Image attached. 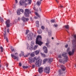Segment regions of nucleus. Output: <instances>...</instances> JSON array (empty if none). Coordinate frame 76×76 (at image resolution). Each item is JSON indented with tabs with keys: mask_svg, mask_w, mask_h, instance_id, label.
<instances>
[{
	"mask_svg": "<svg viewBox=\"0 0 76 76\" xmlns=\"http://www.w3.org/2000/svg\"><path fill=\"white\" fill-rule=\"evenodd\" d=\"M74 37L75 39H74L72 41V45H73V48L72 50V52L71 51H69L68 52V54L69 56H72L74 54L75 51L76 50V35H75L74 36Z\"/></svg>",
	"mask_w": 76,
	"mask_h": 76,
	"instance_id": "1",
	"label": "nucleus"
},
{
	"mask_svg": "<svg viewBox=\"0 0 76 76\" xmlns=\"http://www.w3.org/2000/svg\"><path fill=\"white\" fill-rule=\"evenodd\" d=\"M27 0H21L20 1V4L21 6H23V5H24L25 7L27 6H28V4H31V0H28V1H27Z\"/></svg>",
	"mask_w": 76,
	"mask_h": 76,
	"instance_id": "2",
	"label": "nucleus"
},
{
	"mask_svg": "<svg viewBox=\"0 0 76 76\" xmlns=\"http://www.w3.org/2000/svg\"><path fill=\"white\" fill-rule=\"evenodd\" d=\"M62 56L64 58V59L59 60V61L60 63H62L63 64H64L66 62H67L68 60V57L66 55V53L63 52L62 54Z\"/></svg>",
	"mask_w": 76,
	"mask_h": 76,
	"instance_id": "3",
	"label": "nucleus"
},
{
	"mask_svg": "<svg viewBox=\"0 0 76 76\" xmlns=\"http://www.w3.org/2000/svg\"><path fill=\"white\" fill-rule=\"evenodd\" d=\"M42 40V37L40 35H38L36 38V43L41 46L42 44V42L41 41Z\"/></svg>",
	"mask_w": 76,
	"mask_h": 76,
	"instance_id": "4",
	"label": "nucleus"
},
{
	"mask_svg": "<svg viewBox=\"0 0 76 76\" xmlns=\"http://www.w3.org/2000/svg\"><path fill=\"white\" fill-rule=\"evenodd\" d=\"M31 13V12L28 9H26L25 10L24 15L26 17H28L29 13Z\"/></svg>",
	"mask_w": 76,
	"mask_h": 76,
	"instance_id": "5",
	"label": "nucleus"
},
{
	"mask_svg": "<svg viewBox=\"0 0 76 76\" xmlns=\"http://www.w3.org/2000/svg\"><path fill=\"white\" fill-rule=\"evenodd\" d=\"M42 62V60H38L36 63V66L37 67H39L41 66Z\"/></svg>",
	"mask_w": 76,
	"mask_h": 76,
	"instance_id": "6",
	"label": "nucleus"
},
{
	"mask_svg": "<svg viewBox=\"0 0 76 76\" xmlns=\"http://www.w3.org/2000/svg\"><path fill=\"white\" fill-rule=\"evenodd\" d=\"M15 55L12 54H11V56L12 57V58H13V57H14V58L15 60L17 59V60H19V57L18 56H18V53H15Z\"/></svg>",
	"mask_w": 76,
	"mask_h": 76,
	"instance_id": "7",
	"label": "nucleus"
},
{
	"mask_svg": "<svg viewBox=\"0 0 76 76\" xmlns=\"http://www.w3.org/2000/svg\"><path fill=\"white\" fill-rule=\"evenodd\" d=\"M33 33H31L27 35V38L28 40H32V36H33Z\"/></svg>",
	"mask_w": 76,
	"mask_h": 76,
	"instance_id": "8",
	"label": "nucleus"
},
{
	"mask_svg": "<svg viewBox=\"0 0 76 76\" xmlns=\"http://www.w3.org/2000/svg\"><path fill=\"white\" fill-rule=\"evenodd\" d=\"M17 13L18 15H20V14L23 13V10L22 9H19L17 11Z\"/></svg>",
	"mask_w": 76,
	"mask_h": 76,
	"instance_id": "9",
	"label": "nucleus"
},
{
	"mask_svg": "<svg viewBox=\"0 0 76 76\" xmlns=\"http://www.w3.org/2000/svg\"><path fill=\"white\" fill-rule=\"evenodd\" d=\"M44 71L46 72V73H47L48 74L50 72V67H46L44 69Z\"/></svg>",
	"mask_w": 76,
	"mask_h": 76,
	"instance_id": "10",
	"label": "nucleus"
},
{
	"mask_svg": "<svg viewBox=\"0 0 76 76\" xmlns=\"http://www.w3.org/2000/svg\"><path fill=\"white\" fill-rule=\"evenodd\" d=\"M6 24L7 28H9L10 26V20H7L6 21Z\"/></svg>",
	"mask_w": 76,
	"mask_h": 76,
	"instance_id": "11",
	"label": "nucleus"
},
{
	"mask_svg": "<svg viewBox=\"0 0 76 76\" xmlns=\"http://www.w3.org/2000/svg\"><path fill=\"white\" fill-rule=\"evenodd\" d=\"M21 20H23L24 22H25L26 21H28L29 19L28 18H26L25 17H23L21 18Z\"/></svg>",
	"mask_w": 76,
	"mask_h": 76,
	"instance_id": "12",
	"label": "nucleus"
},
{
	"mask_svg": "<svg viewBox=\"0 0 76 76\" xmlns=\"http://www.w3.org/2000/svg\"><path fill=\"white\" fill-rule=\"evenodd\" d=\"M43 50L44 51V53H47L48 51L47 50V48L46 46H44L43 49Z\"/></svg>",
	"mask_w": 76,
	"mask_h": 76,
	"instance_id": "13",
	"label": "nucleus"
},
{
	"mask_svg": "<svg viewBox=\"0 0 76 76\" xmlns=\"http://www.w3.org/2000/svg\"><path fill=\"white\" fill-rule=\"evenodd\" d=\"M60 67L62 71H65V70H66V68L65 67H64V66H63V65H61Z\"/></svg>",
	"mask_w": 76,
	"mask_h": 76,
	"instance_id": "14",
	"label": "nucleus"
},
{
	"mask_svg": "<svg viewBox=\"0 0 76 76\" xmlns=\"http://www.w3.org/2000/svg\"><path fill=\"white\" fill-rule=\"evenodd\" d=\"M5 34H4V39H6V41H7V42H8V39L7 38V37H6V32L4 31Z\"/></svg>",
	"mask_w": 76,
	"mask_h": 76,
	"instance_id": "15",
	"label": "nucleus"
},
{
	"mask_svg": "<svg viewBox=\"0 0 76 76\" xmlns=\"http://www.w3.org/2000/svg\"><path fill=\"white\" fill-rule=\"evenodd\" d=\"M42 69H43V68L42 67L39 68L38 69V72L39 73H42L43 71Z\"/></svg>",
	"mask_w": 76,
	"mask_h": 76,
	"instance_id": "16",
	"label": "nucleus"
},
{
	"mask_svg": "<svg viewBox=\"0 0 76 76\" xmlns=\"http://www.w3.org/2000/svg\"><path fill=\"white\" fill-rule=\"evenodd\" d=\"M28 61L30 63H32V58L30 57L28 59Z\"/></svg>",
	"mask_w": 76,
	"mask_h": 76,
	"instance_id": "17",
	"label": "nucleus"
},
{
	"mask_svg": "<svg viewBox=\"0 0 76 76\" xmlns=\"http://www.w3.org/2000/svg\"><path fill=\"white\" fill-rule=\"evenodd\" d=\"M49 44H50V42L48 40L47 42L46 43V45L48 48L50 47V45H49Z\"/></svg>",
	"mask_w": 76,
	"mask_h": 76,
	"instance_id": "18",
	"label": "nucleus"
},
{
	"mask_svg": "<svg viewBox=\"0 0 76 76\" xmlns=\"http://www.w3.org/2000/svg\"><path fill=\"white\" fill-rule=\"evenodd\" d=\"M41 1H38L37 2L36 4L37 6H40V5H41Z\"/></svg>",
	"mask_w": 76,
	"mask_h": 76,
	"instance_id": "19",
	"label": "nucleus"
},
{
	"mask_svg": "<svg viewBox=\"0 0 76 76\" xmlns=\"http://www.w3.org/2000/svg\"><path fill=\"white\" fill-rule=\"evenodd\" d=\"M40 54L43 57H47V56H46V55L43 53H40Z\"/></svg>",
	"mask_w": 76,
	"mask_h": 76,
	"instance_id": "20",
	"label": "nucleus"
},
{
	"mask_svg": "<svg viewBox=\"0 0 76 76\" xmlns=\"http://www.w3.org/2000/svg\"><path fill=\"white\" fill-rule=\"evenodd\" d=\"M47 61H48V59L45 58L43 60V63L44 64H45V63L47 62Z\"/></svg>",
	"mask_w": 76,
	"mask_h": 76,
	"instance_id": "21",
	"label": "nucleus"
},
{
	"mask_svg": "<svg viewBox=\"0 0 76 76\" xmlns=\"http://www.w3.org/2000/svg\"><path fill=\"white\" fill-rule=\"evenodd\" d=\"M34 53L36 54V55H38V54H39V50H36L35 51H34Z\"/></svg>",
	"mask_w": 76,
	"mask_h": 76,
	"instance_id": "22",
	"label": "nucleus"
},
{
	"mask_svg": "<svg viewBox=\"0 0 76 76\" xmlns=\"http://www.w3.org/2000/svg\"><path fill=\"white\" fill-rule=\"evenodd\" d=\"M36 23H37V24L36 25V26L37 27H38V26H39V21H36Z\"/></svg>",
	"mask_w": 76,
	"mask_h": 76,
	"instance_id": "23",
	"label": "nucleus"
},
{
	"mask_svg": "<svg viewBox=\"0 0 76 76\" xmlns=\"http://www.w3.org/2000/svg\"><path fill=\"white\" fill-rule=\"evenodd\" d=\"M37 59L36 58V57H34L32 59V62H34L35 60H37Z\"/></svg>",
	"mask_w": 76,
	"mask_h": 76,
	"instance_id": "24",
	"label": "nucleus"
},
{
	"mask_svg": "<svg viewBox=\"0 0 76 76\" xmlns=\"http://www.w3.org/2000/svg\"><path fill=\"white\" fill-rule=\"evenodd\" d=\"M64 26L65 28H66V29H69V26L68 25L65 26Z\"/></svg>",
	"mask_w": 76,
	"mask_h": 76,
	"instance_id": "25",
	"label": "nucleus"
},
{
	"mask_svg": "<svg viewBox=\"0 0 76 76\" xmlns=\"http://www.w3.org/2000/svg\"><path fill=\"white\" fill-rule=\"evenodd\" d=\"M48 61H49V62H52V61H53V59L49 58H48Z\"/></svg>",
	"mask_w": 76,
	"mask_h": 76,
	"instance_id": "26",
	"label": "nucleus"
},
{
	"mask_svg": "<svg viewBox=\"0 0 76 76\" xmlns=\"http://www.w3.org/2000/svg\"><path fill=\"white\" fill-rule=\"evenodd\" d=\"M37 47H38V45H35L34 48V50H36L37 49Z\"/></svg>",
	"mask_w": 76,
	"mask_h": 76,
	"instance_id": "27",
	"label": "nucleus"
},
{
	"mask_svg": "<svg viewBox=\"0 0 76 76\" xmlns=\"http://www.w3.org/2000/svg\"><path fill=\"white\" fill-rule=\"evenodd\" d=\"M59 76H60L61 75V69H60L59 70Z\"/></svg>",
	"mask_w": 76,
	"mask_h": 76,
	"instance_id": "28",
	"label": "nucleus"
},
{
	"mask_svg": "<svg viewBox=\"0 0 76 76\" xmlns=\"http://www.w3.org/2000/svg\"><path fill=\"white\" fill-rule=\"evenodd\" d=\"M35 14L36 15V16H38L39 18H40V17H41L40 15H39L37 12H35Z\"/></svg>",
	"mask_w": 76,
	"mask_h": 76,
	"instance_id": "29",
	"label": "nucleus"
},
{
	"mask_svg": "<svg viewBox=\"0 0 76 76\" xmlns=\"http://www.w3.org/2000/svg\"><path fill=\"white\" fill-rule=\"evenodd\" d=\"M37 32L38 34H41L42 33V31H41V30H38L37 31Z\"/></svg>",
	"mask_w": 76,
	"mask_h": 76,
	"instance_id": "30",
	"label": "nucleus"
},
{
	"mask_svg": "<svg viewBox=\"0 0 76 76\" xmlns=\"http://www.w3.org/2000/svg\"><path fill=\"white\" fill-rule=\"evenodd\" d=\"M23 69H28V66H23Z\"/></svg>",
	"mask_w": 76,
	"mask_h": 76,
	"instance_id": "31",
	"label": "nucleus"
},
{
	"mask_svg": "<svg viewBox=\"0 0 76 76\" xmlns=\"http://www.w3.org/2000/svg\"><path fill=\"white\" fill-rule=\"evenodd\" d=\"M22 54L23 56H24V57H27L28 56V55H24V53L23 52H22Z\"/></svg>",
	"mask_w": 76,
	"mask_h": 76,
	"instance_id": "32",
	"label": "nucleus"
},
{
	"mask_svg": "<svg viewBox=\"0 0 76 76\" xmlns=\"http://www.w3.org/2000/svg\"><path fill=\"white\" fill-rule=\"evenodd\" d=\"M11 50L12 51H15V49H14L12 47H11Z\"/></svg>",
	"mask_w": 76,
	"mask_h": 76,
	"instance_id": "33",
	"label": "nucleus"
},
{
	"mask_svg": "<svg viewBox=\"0 0 76 76\" xmlns=\"http://www.w3.org/2000/svg\"><path fill=\"white\" fill-rule=\"evenodd\" d=\"M0 48L1 50V52H3V48L2 47H0Z\"/></svg>",
	"mask_w": 76,
	"mask_h": 76,
	"instance_id": "34",
	"label": "nucleus"
},
{
	"mask_svg": "<svg viewBox=\"0 0 76 76\" xmlns=\"http://www.w3.org/2000/svg\"><path fill=\"white\" fill-rule=\"evenodd\" d=\"M50 21L51 22H52V23H54V22H55V20H51Z\"/></svg>",
	"mask_w": 76,
	"mask_h": 76,
	"instance_id": "35",
	"label": "nucleus"
},
{
	"mask_svg": "<svg viewBox=\"0 0 76 76\" xmlns=\"http://www.w3.org/2000/svg\"><path fill=\"white\" fill-rule=\"evenodd\" d=\"M34 53H31L30 54V56H31V57H34Z\"/></svg>",
	"mask_w": 76,
	"mask_h": 76,
	"instance_id": "36",
	"label": "nucleus"
},
{
	"mask_svg": "<svg viewBox=\"0 0 76 76\" xmlns=\"http://www.w3.org/2000/svg\"><path fill=\"white\" fill-rule=\"evenodd\" d=\"M0 20L1 22H3V21H4V20L3 19H1V17H0Z\"/></svg>",
	"mask_w": 76,
	"mask_h": 76,
	"instance_id": "37",
	"label": "nucleus"
},
{
	"mask_svg": "<svg viewBox=\"0 0 76 76\" xmlns=\"http://www.w3.org/2000/svg\"><path fill=\"white\" fill-rule=\"evenodd\" d=\"M53 26L56 28V27H57L58 26V25L57 24H54L53 25Z\"/></svg>",
	"mask_w": 76,
	"mask_h": 76,
	"instance_id": "38",
	"label": "nucleus"
},
{
	"mask_svg": "<svg viewBox=\"0 0 76 76\" xmlns=\"http://www.w3.org/2000/svg\"><path fill=\"white\" fill-rule=\"evenodd\" d=\"M29 31L28 30H27L26 32V35H27V34H28V33H29Z\"/></svg>",
	"mask_w": 76,
	"mask_h": 76,
	"instance_id": "39",
	"label": "nucleus"
},
{
	"mask_svg": "<svg viewBox=\"0 0 76 76\" xmlns=\"http://www.w3.org/2000/svg\"><path fill=\"white\" fill-rule=\"evenodd\" d=\"M41 28L43 30H44V27L43 26H42L41 27Z\"/></svg>",
	"mask_w": 76,
	"mask_h": 76,
	"instance_id": "40",
	"label": "nucleus"
},
{
	"mask_svg": "<svg viewBox=\"0 0 76 76\" xmlns=\"http://www.w3.org/2000/svg\"><path fill=\"white\" fill-rule=\"evenodd\" d=\"M48 34H49V36H50H50H51V32H49L48 33Z\"/></svg>",
	"mask_w": 76,
	"mask_h": 76,
	"instance_id": "41",
	"label": "nucleus"
},
{
	"mask_svg": "<svg viewBox=\"0 0 76 76\" xmlns=\"http://www.w3.org/2000/svg\"><path fill=\"white\" fill-rule=\"evenodd\" d=\"M19 66L21 67V66H22V64L20 63H19Z\"/></svg>",
	"mask_w": 76,
	"mask_h": 76,
	"instance_id": "42",
	"label": "nucleus"
},
{
	"mask_svg": "<svg viewBox=\"0 0 76 76\" xmlns=\"http://www.w3.org/2000/svg\"><path fill=\"white\" fill-rule=\"evenodd\" d=\"M68 44H66V45H65V47L66 48H67V47H68Z\"/></svg>",
	"mask_w": 76,
	"mask_h": 76,
	"instance_id": "43",
	"label": "nucleus"
},
{
	"mask_svg": "<svg viewBox=\"0 0 76 76\" xmlns=\"http://www.w3.org/2000/svg\"><path fill=\"white\" fill-rule=\"evenodd\" d=\"M58 57L59 58H61V55H59L58 56Z\"/></svg>",
	"mask_w": 76,
	"mask_h": 76,
	"instance_id": "44",
	"label": "nucleus"
},
{
	"mask_svg": "<svg viewBox=\"0 0 76 76\" xmlns=\"http://www.w3.org/2000/svg\"><path fill=\"white\" fill-rule=\"evenodd\" d=\"M7 32L8 33H9V28L7 29Z\"/></svg>",
	"mask_w": 76,
	"mask_h": 76,
	"instance_id": "45",
	"label": "nucleus"
},
{
	"mask_svg": "<svg viewBox=\"0 0 76 76\" xmlns=\"http://www.w3.org/2000/svg\"><path fill=\"white\" fill-rule=\"evenodd\" d=\"M56 2H57V3H59V1H58V0H56Z\"/></svg>",
	"mask_w": 76,
	"mask_h": 76,
	"instance_id": "46",
	"label": "nucleus"
},
{
	"mask_svg": "<svg viewBox=\"0 0 76 76\" xmlns=\"http://www.w3.org/2000/svg\"><path fill=\"white\" fill-rule=\"evenodd\" d=\"M69 50H70V48H68L67 49V51H69Z\"/></svg>",
	"mask_w": 76,
	"mask_h": 76,
	"instance_id": "47",
	"label": "nucleus"
},
{
	"mask_svg": "<svg viewBox=\"0 0 76 76\" xmlns=\"http://www.w3.org/2000/svg\"><path fill=\"white\" fill-rule=\"evenodd\" d=\"M16 3H18V0H15Z\"/></svg>",
	"mask_w": 76,
	"mask_h": 76,
	"instance_id": "48",
	"label": "nucleus"
},
{
	"mask_svg": "<svg viewBox=\"0 0 76 76\" xmlns=\"http://www.w3.org/2000/svg\"><path fill=\"white\" fill-rule=\"evenodd\" d=\"M60 7H63V6L61 5H60Z\"/></svg>",
	"mask_w": 76,
	"mask_h": 76,
	"instance_id": "49",
	"label": "nucleus"
},
{
	"mask_svg": "<svg viewBox=\"0 0 76 76\" xmlns=\"http://www.w3.org/2000/svg\"><path fill=\"white\" fill-rule=\"evenodd\" d=\"M35 19H38V17H35Z\"/></svg>",
	"mask_w": 76,
	"mask_h": 76,
	"instance_id": "50",
	"label": "nucleus"
},
{
	"mask_svg": "<svg viewBox=\"0 0 76 76\" xmlns=\"http://www.w3.org/2000/svg\"><path fill=\"white\" fill-rule=\"evenodd\" d=\"M32 67H33V68H34V67H35V66L34 65H33Z\"/></svg>",
	"mask_w": 76,
	"mask_h": 76,
	"instance_id": "51",
	"label": "nucleus"
},
{
	"mask_svg": "<svg viewBox=\"0 0 76 76\" xmlns=\"http://www.w3.org/2000/svg\"><path fill=\"white\" fill-rule=\"evenodd\" d=\"M6 66L7 67H8V64H7L6 65Z\"/></svg>",
	"mask_w": 76,
	"mask_h": 76,
	"instance_id": "52",
	"label": "nucleus"
},
{
	"mask_svg": "<svg viewBox=\"0 0 76 76\" xmlns=\"http://www.w3.org/2000/svg\"><path fill=\"white\" fill-rule=\"evenodd\" d=\"M19 56H20V57H21V54H19Z\"/></svg>",
	"mask_w": 76,
	"mask_h": 76,
	"instance_id": "53",
	"label": "nucleus"
},
{
	"mask_svg": "<svg viewBox=\"0 0 76 76\" xmlns=\"http://www.w3.org/2000/svg\"><path fill=\"white\" fill-rule=\"evenodd\" d=\"M34 10H35V7H34Z\"/></svg>",
	"mask_w": 76,
	"mask_h": 76,
	"instance_id": "54",
	"label": "nucleus"
},
{
	"mask_svg": "<svg viewBox=\"0 0 76 76\" xmlns=\"http://www.w3.org/2000/svg\"><path fill=\"white\" fill-rule=\"evenodd\" d=\"M52 39H54V38H53V37H52Z\"/></svg>",
	"mask_w": 76,
	"mask_h": 76,
	"instance_id": "55",
	"label": "nucleus"
},
{
	"mask_svg": "<svg viewBox=\"0 0 76 76\" xmlns=\"http://www.w3.org/2000/svg\"><path fill=\"white\" fill-rule=\"evenodd\" d=\"M59 44V43H57V45H58Z\"/></svg>",
	"mask_w": 76,
	"mask_h": 76,
	"instance_id": "56",
	"label": "nucleus"
},
{
	"mask_svg": "<svg viewBox=\"0 0 76 76\" xmlns=\"http://www.w3.org/2000/svg\"><path fill=\"white\" fill-rule=\"evenodd\" d=\"M75 67H76V64H75Z\"/></svg>",
	"mask_w": 76,
	"mask_h": 76,
	"instance_id": "57",
	"label": "nucleus"
},
{
	"mask_svg": "<svg viewBox=\"0 0 76 76\" xmlns=\"http://www.w3.org/2000/svg\"><path fill=\"white\" fill-rule=\"evenodd\" d=\"M67 31L68 33H69V31Z\"/></svg>",
	"mask_w": 76,
	"mask_h": 76,
	"instance_id": "58",
	"label": "nucleus"
},
{
	"mask_svg": "<svg viewBox=\"0 0 76 76\" xmlns=\"http://www.w3.org/2000/svg\"><path fill=\"white\" fill-rule=\"evenodd\" d=\"M1 63V61L0 60V63Z\"/></svg>",
	"mask_w": 76,
	"mask_h": 76,
	"instance_id": "59",
	"label": "nucleus"
},
{
	"mask_svg": "<svg viewBox=\"0 0 76 76\" xmlns=\"http://www.w3.org/2000/svg\"><path fill=\"white\" fill-rule=\"evenodd\" d=\"M1 1H3L4 0H1Z\"/></svg>",
	"mask_w": 76,
	"mask_h": 76,
	"instance_id": "60",
	"label": "nucleus"
},
{
	"mask_svg": "<svg viewBox=\"0 0 76 76\" xmlns=\"http://www.w3.org/2000/svg\"><path fill=\"white\" fill-rule=\"evenodd\" d=\"M40 11H41V10H40Z\"/></svg>",
	"mask_w": 76,
	"mask_h": 76,
	"instance_id": "61",
	"label": "nucleus"
},
{
	"mask_svg": "<svg viewBox=\"0 0 76 76\" xmlns=\"http://www.w3.org/2000/svg\"><path fill=\"white\" fill-rule=\"evenodd\" d=\"M40 1H42V0H40Z\"/></svg>",
	"mask_w": 76,
	"mask_h": 76,
	"instance_id": "62",
	"label": "nucleus"
},
{
	"mask_svg": "<svg viewBox=\"0 0 76 76\" xmlns=\"http://www.w3.org/2000/svg\"><path fill=\"white\" fill-rule=\"evenodd\" d=\"M31 48H32V47H31Z\"/></svg>",
	"mask_w": 76,
	"mask_h": 76,
	"instance_id": "63",
	"label": "nucleus"
},
{
	"mask_svg": "<svg viewBox=\"0 0 76 76\" xmlns=\"http://www.w3.org/2000/svg\"><path fill=\"white\" fill-rule=\"evenodd\" d=\"M19 18H18V20H19Z\"/></svg>",
	"mask_w": 76,
	"mask_h": 76,
	"instance_id": "64",
	"label": "nucleus"
}]
</instances>
